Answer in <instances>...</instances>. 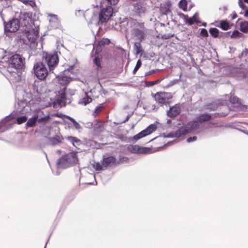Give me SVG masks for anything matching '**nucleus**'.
Here are the masks:
<instances>
[{"mask_svg": "<svg viewBox=\"0 0 248 248\" xmlns=\"http://www.w3.org/2000/svg\"><path fill=\"white\" fill-rule=\"evenodd\" d=\"M22 25L25 27L23 30V35L31 43H34L39 36L38 30L33 28L32 24L31 18L30 17V14L24 13L21 14L20 16Z\"/></svg>", "mask_w": 248, "mask_h": 248, "instance_id": "1", "label": "nucleus"}, {"mask_svg": "<svg viewBox=\"0 0 248 248\" xmlns=\"http://www.w3.org/2000/svg\"><path fill=\"white\" fill-rule=\"evenodd\" d=\"M24 65L23 60L19 55H13L9 60L7 71L10 73L16 72L17 69H21Z\"/></svg>", "mask_w": 248, "mask_h": 248, "instance_id": "2", "label": "nucleus"}, {"mask_svg": "<svg viewBox=\"0 0 248 248\" xmlns=\"http://www.w3.org/2000/svg\"><path fill=\"white\" fill-rule=\"evenodd\" d=\"M199 124L196 120L190 121L176 131L175 136L180 137L182 135L194 131L199 127Z\"/></svg>", "mask_w": 248, "mask_h": 248, "instance_id": "3", "label": "nucleus"}, {"mask_svg": "<svg viewBox=\"0 0 248 248\" xmlns=\"http://www.w3.org/2000/svg\"><path fill=\"white\" fill-rule=\"evenodd\" d=\"M43 61L47 63L49 71H53L59 63V57L56 52L53 53H44Z\"/></svg>", "mask_w": 248, "mask_h": 248, "instance_id": "4", "label": "nucleus"}, {"mask_svg": "<svg viewBox=\"0 0 248 248\" xmlns=\"http://www.w3.org/2000/svg\"><path fill=\"white\" fill-rule=\"evenodd\" d=\"M152 96L156 103L162 105L169 104L170 100L173 97L170 93L165 92H157L155 94H152Z\"/></svg>", "mask_w": 248, "mask_h": 248, "instance_id": "5", "label": "nucleus"}, {"mask_svg": "<svg viewBox=\"0 0 248 248\" xmlns=\"http://www.w3.org/2000/svg\"><path fill=\"white\" fill-rule=\"evenodd\" d=\"M35 75L41 80H44L48 75V71L42 62H38L33 65Z\"/></svg>", "mask_w": 248, "mask_h": 248, "instance_id": "6", "label": "nucleus"}, {"mask_svg": "<svg viewBox=\"0 0 248 248\" xmlns=\"http://www.w3.org/2000/svg\"><path fill=\"white\" fill-rule=\"evenodd\" d=\"M113 13V9L110 6L102 9L99 13L98 23L102 24L107 22L112 16Z\"/></svg>", "mask_w": 248, "mask_h": 248, "instance_id": "7", "label": "nucleus"}, {"mask_svg": "<svg viewBox=\"0 0 248 248\" xmlns=\"http://www.w3.org/2000/svg\"><path fill=\"white\" fill-rule=\"evenodd\" d=\"M20 27V21L17 18H14L5 24L4 30L6 32H15Z\"/></svg>", "mask_w": 248, "mask_h": 248, "instance_id": "8", "label": "nucleus"}, {"mask_svg": "<svg viewBox=\"0 0 248 248\" xmlns=\"http://www.w3.org/2000/svg\"><path fill=\"white\" fill-rule=\"evenodd\" d=\"M181 112V108L179 104L170 107L167 111V115L170 118H175L178 116Z\"/></svg>", "mask_w": 248, "mask_h": 248, "instance_id": "9", "label": "nucleus"}, {"mask_svg": "<svg viewBox=\"0 0 248 248\" xmlns=\"http://www.w3.org/2000/svg\"><path fill=\"white\" fill-rule=\"evenodd\" d=\"M60 159L62 162H65L68 164H73L77 160L76 155L73 153H70L62 156Z\"/></svg>", "mask_w": 248, "mask_h": 248, "instance_id": "10", "label": "nucleus"}, {"mask_svg": "<svg viewBox=\"0 0 248 248\" xmlns=\"http://www.w3.org/2000/svg\"><path fill=\"white\" fill-rule=\"evenodd\" d=\"M39 117V112L37 111L36 113H34L32 117L30 118L27 123L26 124V125L28 127H33L35 126L36 123L37 122V120L38 117Z\"/></svg>", "mask_w": 248, "mask_h": 248, "instance_id": "11", "label": "nucleus"}, {"mask_svg": "<svg viewBox=\"0 0 248 248\" xmlns=\"http://www.w3.org/2000/svg\"><path fill=\"white\" fill-rule=\"evenodd\" d=\"M212 118L211 115L208 113L201 114L198 115L196 120L198 122L199 124L208 122Z\"/></svg>", "mask_w": 248, "mask_h": 248, "instance_id": "12", "label": "nucleus"}, {"mask_svg": "<svg viewBox=\"0 0 248 248\" xmlns=\"http://www.w3.org/2000/svg\"><path fill=\"white\" fill-rule=\"evenodd\" d=\"M58 83L62 85H66L72 81V78L70 77L62 75L57 77Z\"/></svg>", "mask_w": 248, "mask_h": 248, "instance_id": "13", "label": "nucleus"}, {"mask_svg": "<svg viewBox=\"0 0 248 248\" xmlns=\"http://www.w3.org/2000/svg\"><path fill=\"white\" fill-rule=\"evenodd\" d=\"M116 161V158L112 156L104 158L101 161V164L103 167L107 168L109 165Z\"/></svg>", "mask_w": 248, "mask_h": 248, "instance_id": "14", "label": "nucleus"}, {"mask_svg": "<svg viewBox=\"0 0 248 248\" xmlns=\"http://www.w3.org/2000/svg\"><path fill=\"white\" fill-rule=\"evenodd\" d=\"M133 34L134 35V36L138 37L140 42L144 39V32L141 30L139 29H134L133 31Z\"/></svg>", "mask_w": 248, "mask_h": 248, "instance_id": "15", "label": "nucleus"}, {"mask_svg": "<svg viewBox=\"0 0 248 248\" xmlns=\"http://www.w3.org/2000/svg\"><path fill=\"white\" fill-rule=\"evenodd\" d=\"M216 23H219L220 25H217V26L220 27L223 30L226 31L231 28L229 22L226 20H220Z\"/></svg>", "mask_w": 248, "mask_h": 248, "instance_id": "16", "label": "nucleus"}, {"mask_svg": "<svg viewBox=\"0 0 248 248\" xmlns=\"http://www.w3.org/2000/svg\"><path fill=\"white\" fill-rule=\"evenodd\" d=\"M50 117L49 115L40 118L38 117L37 122L39 124L44 125L48 123V121L50 120Z\"/></svg>", "mask_w": 248, "mask_h": 248, "instance_id": "17", "label": "nucleus"}, {"mask_svg": "<svg viewBox=\"0 0 248 248\" xmlns=\"http://www.w3.org/2000/svg\"><path fill=\"white\" fill-rule=\"evenodd\" d=\"M92 101V98L88 95L87 93H85V96L81 100L80 103L86 105Z\"/></svg>", "mask_w": 248, "mask_h": 248, "instance_id": "18", "label": "nucleus"}, {"mask_svg": "<svg viewBox=\"0 0 248 248\" xmlns=\"http://www.w3.org/2000/svg\"><path fill=\"white\" fill-rule=\"evenodd\" d=\"M240 30L241 31L245 33L248 32V22H242L240 24Z\"/></svg>", "mask_w": 248, "mask_h": 248, "instance_id": "19", "label": "nucleus"}, {"mask_svg": "<svg viewBox=\"0 0 248 248\" xmlns=\"http://www.w3.org/2000/svg\"><path fill=\"white\" fill-rule=\"evenodd\" d=\"M110 43L109 39L108 38H103L99 41L97 47H99V49L102 46H105L106 45H108Z\"/></svg>", "mask_w": 248, "mask_h": 248, "instance_id": "20", "label": "nucleus"}, {"mask_svg": "<svg viewBox=\"0 0 248 248\" xmlns=\"http://www.w3.org/2000/svg\"><path fill=\"white\" fill-rule=\"evenodd\" d=\"M140 147L138 145H132L128 147V150L132 153L139 154Z\"/></svg>", "mask_w": 248, "mask_h": 248, "instance_id": "21", "label": "nucleus"}, {"mask_svg": "<svg viewBox=\"0 0 248 248\" xmlns=\"http://www.w3.org/2000/svg\"><path fill=\"white\" fill-rule=\"evenodd\" d=\"M134 49L136 54H139L142 51L141 44L140 43L136 42L134 44Z\"/></svg>", "mask_w": 248, "mask_h": 248, "instance_id": "22", "label": "nucleus"}, {"mask_svg": "<svg viewBox=\"0 0 248 248\" xmlns=\"http://www.w3.org/2000/svg\"><path fill=\"white\" fill-rule=\"evenodd\" d=\"M209 32L213 37L216 38L218 36L219 31L217 28H212L210 29Z\"/></svg>", "mask_w": 248, "mask_h": 248, "instance_id": "23", "label": "nucleus"}, {"mask_svg": "<svg viewBox=\"0 0 248 248\" xmlns=\"http://www.w3.org/2000/svg\"><path fill=\"white\" fill-rule=\"evenodd\" d=\"M58 100L61 102H64L66 100L65 93L64 90L59 92V94L58 96Z\"/></svg>", "mask_w": 248, "mask_h": 248, "instance_id": "24", "label": "nucleus"}, {"mask_svg": "<svg viewBox=\"0 0 248 248\" xmlns=\"http://www.w3.org/2000/svg\"><path fill=\"white\" fill-rule=\"evenodd\" d=\"M184 19L185 20L186 23H188L189 25H192L194 22V20L191 18V17H189L187 15H185L183 14L182 16Z\"/></svg>", "mask_w": 248, "mask_h": 248, "instance_id": "25", "label": "nucleus"}, {"mask_svg": "<svg viewBox=\"0 0 248 248\" xmlns=\"http://www.w3.org/2000/svg\"><path fill=\"white\" fill-rule=\"evenodd\" d=\"M156 129V126L155 124L150 125L147 128L145 129L148 134V135L150 134L153 131H155Z\"/></svg>", "mask_w": 248, "mask_h": 248, "instance_id": "26", "label": "nucleus"}, {"mask_svg": "<svg viewBox=\"0 0 248 248\" xmlns=\"http://www.w3.org/2000/svg\"><path fill=\"white\" fill-rule=\"evenodd\" d=\"M187 4V1L186 0H181L179 2V7L184 11H186Z\"/></svg>", "mask_w": 248, "mask_h": 248, "instance_id": "27", "label": "nucleus"}, {"mask_svg": "<svg viewBox=\"0 0 248 248\" xmlns=\"http://www.w3.org/2000/svg\"><path fill=\"white\" fill-rule=\"evenodd\" d=\"M66 139L71 142L73 145L75 146L74 143L75 142H78L80 141V140L78 139L76 137H72V136H68L66 138Z\"/></svg>", "mask_w": 248, "mask_h": 248, "instance_id": "28", "label": "nucleus"}, {"mask_svg": "<svg viewBox=\"0 0 248 248\" xmlns=\"http://www.w3.org/2000/svg\"><path fill=\"white\" fill-rule=\"evenodd\" d=\"M103 107H101V106H99V107H97L95 109V110H94V111L93 112V116L95 118L97 116H98V115H99V114L100 113V112L101 111V110H102Z\"/></svg>", "mask_w": 248, "mask_h": 248, "instance_id": "29", "label": "nucleus"}, {"mask_svg": "<svg viewBox=\"0 0 248 248\" xmlns=\"http://www.w3.org/2000/svg\"><path fill=\"white\" fill-rule=\"evenodd\" d=\"M217 107L218 106L217 104L212 103L207 106L206 109L210 110L211 111H214L215 110H217Z\"/></svg>", "mask_w": 248, "mask_h": 248, "instance_id": "30", "label": "nucleus"}, {"mask_svg": "<svg viewBox=\"0 0 248 248\" xmlns=\"http://www.w3.org/2000/svg\"><path fill=\"white\" fill-rule=\"evenodd\" d=\"M28 118L26 116H21L17 118L16 121L17 124H23L27 121Z\"/></svg>", "mask_w": 248, "mask_h": 248, "instance_id": "31", "label": "nucleus"}, {"mask_svg": "<svg viewBox=\"0 0 248 248\" xmlns=\"http://www.w3.org/2000/svg\"><path fill=\"white\" fill-rule=\"evenodd\" d=\"M68 119L73 123L74 126L77 129H79L81 128L80 124L78 122H77L73 118L69 117Z\"/></svg>", "mask_w": 248, "mask_h": 248, "instance_id": "32", "label": "nucleus"}, {"mask_svg": "<svg viewBox=\"0 0 248 248\" xmlns=\"http://www.w3.org/2000/svg\"><path fill=\"white\" fill-rule=\"evenodd\" d=\"M94 63L98 68H101V60L98 57H96L94 59Z\"/></svg>", "mask_w": 248, "mask_h": 248, "instance_id": "33", "label": "nucleus"}, {"mask_svg": "<svg viewBox=\"0 0 248 248\" xmlns=\"http://www.w3.org/2000/svg\"><path fill=\"white\" fill-rule=\"evenodd\" d=\"M103 166L102 164H101L99 162L95 163L93 165V168L95 169L96 170H103Z\"/></svg>", "mask_w": 248, "mask_h": 248, "instance_id": "34", "label": "nucleus"}, {"mask_svg": "<svg viewBox=\"0 0 248 248\" xmlns=\"http://www.w3.org/2000/svg\"><path fill=\"white\" fill-rule=\"evenodd\" d=\"M150 151V148L140 147L139 154H147Z\"/></svg>", "mask_w": 248, "mask_h": 248, "instance_id": "35", "label": "nucleus"}, {"mask_svg": "<svg viewBox=\"0 0 248 248\" xmlns=\"http://www.w3.org/2000/svg\"><path fill=\"white\" fill-rule=\"evenodd\" d=\"M160 82V80L157 79L153 81H147L146 84L147 86H153L155 84L159 83Z\"/></svg>", "mask_w": 248, "mask_h": 248, "instance_id": "36", "label": "nucleus"}, {"mask_svg": "<svg viewBox=\"0 0 248 248\" xmlns=\"http://www.w3.org/2000/svg\"><path fill=\"white\" fill-rule=\"evenodd\" d=\"M141 65V62L140 60H138L137 62L136 65L134 69V72L135 73L140 67Z\"/></svg>", "mask_w": 248, "mask_h": 248, "instance_id": "37", "label": "nucleus"}, {"mask_svg": "<svg viewBox=\"0 0 248 248\" xmlns=\"http://www.w3.org/2000/svg\"><path fill=\"white\" fill-rule=\"evenodd\" d=\"M240 33L238 31H234L231 35L232 38H237L240 36Z\"/></svg>", "mask_w": 248, "mask_h": 248, "instance_id": "38", "label": "nucleus"}, {"mask_svg": "<svg viewBox=\"0 0 248 248\" xmlns=\"http://www.w3.org/2000/svg\"><path fill=\"white\" fill-rule=\"evenodd\" d=\"M201 35L203 37H207L208 36L207 31L205 29H202Z\"/></svg>", "mask_w": 248, "mask_h": 248, "instance_id": "39", "label": "nucleus"}, {"mask_svg": "<svg viewBox=\"0 0 248 248\" xmlns=\"http://www.w3.org/2000/svg\"><path fill=\"white\" fill-rule=\"evenodd\" d=\"M138 135L139 136L140 138L141 139L147 135H148V134L146 132V131L144 130L142 131H141L138 134Z\"/></svg>", "mask_w": 248, "mask_h": 248, "instance_id": "40", "label": "nucleus"}, {"mask_svg": "<svg viewBox=\"0 0 248 248\" xmlns=\"http://www.w3.org/2000/svg\"><path fill=\"white\" fill-rule=\"evenodd\" d=\"M108 1V4L110 5H116L119 0H106Z\"/></svg>", "mask_w": 248, "mask_h": 248, "instance_id": "41", "label": "nucleus"}, {"mask_svg": "<svg viewBox=\"0 0 248 248\" xmlns=\"http://www.w3.org/2000/svg\"><path fill=\"white\" fill-rule=\"evenodd\" d=\"M173 36H174L173 34H164L162 36L161 38L163 39H170Z\"/></svg>", "mask_w": 248, "mask_h": 248, "instance_id": "42", "label": "nucleus"}, {"mask_svg": "<svg viewBox=\"0 0 248 248\" xmlns=\"http://www.w3.org/2000/svg\"><path fill=\"white\" fill-rule=\"evenodd\" d=\"M136 12L139 14L144 13L145 12V9L140 6V8L136 9Z\"/></svg>", "mask_w": 248, "mask_h": 248, "instance_id": "43", "label": "nucleus"}, {"mask_svg": "<svg viewBox=\"0 0 248 248\" xmlns=\"http://www.w3.org/2000/svg\"><path fill=\"white\" fill-rule=\"evenodd\" d=\"M239 6L242 8L243 9H244L246 7L245 4L244 3L243 1L240 0L238 2Z\"/></svg>", "mask_w": 248, "mask_h": 248, "instance_id": "44", "label": "nucleus"}, {"mask_svg": "<svg viewBox=\"0 0 248 248\" xmlns=\"http://www.w3.org/2000/svg\"><path fill=\"white\" fill-rule=\"evenodd\" d=\"M196 139H197V137L196 136H193V137L188 138L187 139V141L188 142H190L192 141L196 140Z\"/></svg>", "mask_w": 248, "mask_h": 248, "instance_id": "45", "label": "nucleus"}, {"mask_svg": "<svg viewBox=\"0 0 248 248\" xmlns=\"http://www.w3.org/2000/svg\"><path fill=\"white\" fill-rule=\"evenodd\" d=\"M133 139L136 140H137L139 139H140V138L139 136L138 135V134H137L136 135H135L134 137H133Z\"/></svg>", "mask_w": 248, "mask_h": 248, "instance_id": "46", "label": "nucleus"}, {"mask_svg": "<svg viewBox=\"0 0 248 248\" xmlns=\"http://www.w3.org/2000/svg\"><path fill=\"white\" fill-rule=\"evenodd\" d=\"M239 101V98L236 97H234L233 98V102L238 103Z\"/></svg>", "mask_w": 248, "mask_h": 248, "instance_id": "47", "label": "nucleus"}, {"mask_svg": "<svg viewBox=\"0 0 248 248\" xmlns=\"http://www.w3.org/2000/svg\"><path fill=\"white\" fill-rule=\"evenodd\" d=\"M74 66L73 65H72L69 68H68L67 70L69 72L71 71V70H73L74 69Z\"/></svg>", "mask_w": 248, "mask_h": 248, "instance_id": "48", "label": "nucleus"}, {"mask_svg": "<svg viewBox=\"0 0 248 248\" xmlns=\"http://www.w3.org/2000/svg\"><path fill=\"white\" fill-rule=\"evenodd\" d=\"M192 19H193V20H194V22L196 23H198L199 22L197 21L196 19V17H195V16L194 15L192 17H191Z\"/></svg>", "mask_w": 248, "mask_h": 248, "instance_id": "49", "label": "nucleus"}, {"mask_svg": "<svg viewBox=\"0 0 248 248\" xmlns=\"http://www.w3.org/2000/svg\"><path fill=\"white\" fill-rule=\"evenodd\" d=\"M237 16L236 13H234L233 14V15H232V19H234V18H236Z\"/></svg>", "mask_w": 248, "mask_h": 248, "instance_id": "50", "label": "nucleus"}, {"mask_svg": "<svg viewBox=\"0 0 248 248\" xmlns=\"http://www.w3.org/2000/svg\"><path fill=\"white\" fill-rule=\"evenodd\" d=\"M20 1H22L24 3H27L28 1H30L31 0H20Z\"/></svg>", "mask_w": 248, "mask_h": 248, "instance_id": "51", "label": "nucleus"}, {"mask_svg": "<svg viewBox=\"0 0 248 248\" xmlns=\"http://www.w3.org/2000/svg\"><path fill=\"white\" fill-rule=\"evenodd\" d=\"M244 16H248V9L245 11Z\"/></svg>", "mask_w": 248, "mask_h": 248, "instance_id": "52", "label": "nucleus"}, {"mask_svg": "<svg viewBox=\"0 0 248 248\" xmlns=\"http://www.w3.org/2000/svg\"><path fill=\"white\" fill-rule=\"evenodd\" d=\"M243 1H244L245 2H246V3H248V0H243Z\"/></svg>", "mask_w": 248, "mask_h": 248, "instance_id": "53", "label": "nucleus"}, {"mask_svg": "<svg viewBox=\"0 0 248 248\" xmlns=\"http://www.w3.org/2000/svg\"><path fill=\"white\" fill-rule=\"evenodd\" d=\"M206 23H203V25L204 26H206Z\"/></svg>", "mask_w": 248, "mask_h": 248, "instance_id": "54", "label": "nucleus"}, {"mask_svg": "<svg viewBox=\"0 0 248 248\" xmlns=\"http://www.w3.org/2000/svg\"><path fill=\"white\" fill-rule=\"evenodd\" d=\"M40 112L43 114V111H41Z\"/></svg>", "mask_w": 248, "mask_h": 248, "instance_id": "55", "label": "nucleus"}]
</instances>
